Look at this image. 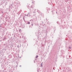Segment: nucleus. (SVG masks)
<instances>
[{
  "instance_id": "nucleus-1",
  "label": "nucleus",
  "mask_w": 72,
  "mask_h": 72,
  "mask_svg": "<svg viewBox=\"0 0 72 72\" xmlns=\"http://www.w3.org/2000/svg\"><path fill=\"white\" fill-rule=\"evenodd\" d=\"M62 37H60L58 38V39L56 40V42L54 46L57 47L58 45L59 46L61 45V41H62Z\"/></svg>"
},
{
  "instance_id": "nucleus-2",
  "label": "nucleus",
  "mask_w": 72,
  "mask_h": 72,
  "mask_svg": "<svg viewBox=\"0 0 72 72\" xmlns=\"http://www.w3.org/2000/svg\"><path fill=\"white\" fill-rule=\"evenodd\" d=\"M3 9H0V14H2L1 16L0 17V19L1 20H2V19H3V20H4V17L3 15L4 14V12L3 11Z\"/></svg>"
},
{
  "instance_id": "nucleus-3",
  "label": "nucleus",
  "mask_w": 72,
  "mask_h": 72,
  "mask_svg": "<svg viewBox=\"0 0 72 72\" xmlns=\"http://www.w3.org/2000/svg\"><path fill=\"white\" fill-rule=\"evenodd\" d=\"M46 39H47L46 37H44L43 38V41L44 42H42V45L43 47L45 46V43L46 42Z\"/></svg>"
},
{
  "instance_id": "nucleus-4",
  "label": "nucleus",
  "mask_w": 72,
  "mask_h": 72,
  "mask_svg": "<svg viewBox=\"0 0 72 72\" xmlns=\"http://www.w3.org/2000/svg\"><path fill=\"white\" fill-rule=\"evenodd\" d=\"M13 4H11L10 6H8L7 8V9H8L9 12H10V11H11V9H12L14 8V7L13 6Z\"/></svg>"
},
{
  "instance_id": "nucleus-5",
  "label": "nucleus",
  "mask_w": 72,
  "mask_h": 72,
  "mask_svg": "<svg viewBox=\"0 0 72 72\" xmlns=\"http://www.w3.org/2000/svg\"><path fill=\"white\" fill-rule=\"evenodd\" d=\"M40 25L41 26H43V27H46V25H45V24H44V22H43V21H42L40 22Z\"/></svg>"
},
{
  "instance_id": "nucleus-6",
  "label": "nucleus",
  "mask_w": 72,
  "mask_h": 72,
  "mask_svg": "<svg viewBox=\"0 0 72 72\" xmlns=\"http://www.w3.org/2000/svg\"><path fill=\"white\" fill-rule=\"evenodd\" d=\"M69 6H68L67 7V9L69 11V12H71L72 11V9L71 7H69Z\"/></svg>"
},
{
  "instance_id": "nucleus-7",
  "label": "nucleus",
  "mask_w": 72,
  "mask_h": 72,
  "mask_svg": "<svg viewBox=\"0 0 72 72\" xmlns=\"http://www.w3.org/2000/svg\"><path fill=\"white\" fill-rule=\"evenodd\" d=\"M50 31V28L49 27H48L46 29V32H49Z\"/></svg>"
},
{
  "instance_id": "nucleus-8",
  "label": "nucleus",
  "mask_w": 72,
  "mask_h": 72,
  "mask_svg": "<svg viewBox=\"0 0 72 72\" xmlns=\"http://www.w3.org/2000/svg\"><path fill=\"white\" fill-rule=\"evenodd\" d=\"M37 21V18H34L33 20H31L30 21H32L33 22H36Z\"/></svg>"
},
{
  "instance_id": "nucleus-9",
  "label": "nucleus",
  "mask_w": 72,
  "mask_h": 72,
  "mask_svg": "<svg viewBox=\"0 0 72 72\" xmlns=\"http://www.w3.org/2000/svg\"><path fill=\"white\" fill-rule=\"evenodd\" d=\"M30 8H29V9L30 10V11H33V7H32V5L31 6H30Z\"/></svg>"
},
{
  "instance_id": "nucleus-10",
  "label": "nucleus",
  "mask_w": 72,
  "mask_h": 72,
  "mask_svg": "<svg viewBox=\"0 0 72 72\" xmlns=\"http://www.w3.org/2000/svg\"><path fill=\"white\" fill-rule=\"evenodd\" d=\"M61 51V55L62 56L63 55V53H64V50H61L60 51Z\"/></svg>"
},
{
  "instance_id": "nucleus-11",
  "label": "nucleus",
  "mask_w": 72,
  "mask_h": 72,
  "mask_svg": "<svg viewBox=\"0 0 72 72\" xmlns=\"http://www.w3.org/2000/svg\"><path fill=\"white\" fill-rule=\"evenodd\" d=\"M16 4L17 5H20V2L18 1H17L16 3Z\"/></svg>"
},
{
  "instance_id": "nucleus-12",
  "label": "nucleus",
  "mask_w": 72,
  "mask_h": 72,
  "mask_svg": "<svg viewBox=\"0 0 72 72\" xmlns=\"http://www.w3.org/2000/svg\"><path fill=\"white\" fill-rule=\"evenodd\" d=\"M65 28V27H64V26L63 25H61V29H64Z\"/></svg>"
},
{
  "instance_id": "nucleus-13",
  "label": "nucleus",
  "mask_w": 72,
  "mask_h": 72,
  "mask_svg": "<svg viewBox=\"0 0 72 72\" xmlns=\"http://www.w3.org/2000/svg\"><path fill=\"white\" fill-rule=\"evenodd\" d=\"M8 16L7 17V16H6L5 17H4V18L5 20H6V21H7V19H8Z\"/></svg>"
},
{
  "instance_id": "nucleus-14",
  "label": "nucleus",
  "mask_w": 72,
  "mask_h": 72,
  "mask_svg": "<svg viewBox=\"0 0 72 72\" xmlns=\"http://www.w3.org/2000/svg\"><path fill=\"white\" fill-rule=\"evenodd\" d=\"M6 40V37H4L3 39V41H5Z\"/></svg>"
},
{
  "instance_id": "nucleus-15",
  "label": "nucleus",
  "mask_w": 72,
  "mask_h": 72,
  "mask_svg": "<svg viewBox=\"0 0 72 72\" xmlns=\"http://www.w3.org/2000/svg\"><path fill=\"white\" fill-rule=\"evenodd\" d=\"M23 44H24L27 42V41H26V40H23Z\"/></svg>"
},
{
  "instance_id": "nucleus-16",
  "label": "nucleus",
  "mask_w": 72,
  "mask_h": 72,
  "mask_svg": "<svg viewBox=\"0 0 72 72\" xmlns=\"http://www.w3.org/2000/svg\"><path fill=\"white\" fill-rule=\"evenodd\" d=\"M66 71H67V72H72V71H71V69H67L66 70Z\"/></svg>"
},
{
  "instance_id": "nucleus-17",
  "label": "nucleus",
  "mask_w": 72,
  "mask_h": 72,
  "mask_svg": "<svg viewBox=\"0 0 72 72\" xmlns=\"http://www.w3.org/2000/svg\"><path fill=\"white\" fill-rule=\"evenodd\" d=\"M35 34H36V35L37 36H39V33L38 32H36V33H35Z\"/></svg>"
},
{
  "instance_id": "nucleus-18",
  "label": "nucleus",
  "mask_w": 72,
  "mask_h": 72,
  "mask_svg": "<svg viewBox=\"0 0 72 72\" xmlns=\"http://www.w3.org/2000/svg\"><path fill=\"white\" fill-rule=\"evenodd\" d=\"M37 12H38V13H39V14H40L41 15H42V14H41V12H40V11H39V10H38Z\"/></svg>"
},
{
  "instance_id": "nucleus-19",
  "label": "nucleus",
  "mask_w": 72,
  "mask_h": 72,
  "mask_svg": "<svg viewBox=\"0 0 72 72\" xmlns=\"http://www.w3.org/2000/svg\"><path fill=\"white\" fill-rule=\"evenodd\" d=\"M8 57L9 58H12V56L11 55H9L8 56Z\"/></svg>"
},
{
  "instance_id": "nucleus-20",
  "label": "nucleus",
  "mask_w": 72,
  "mask_h": 72,
  "mask_svg": "<svg viewBox=\"0 0 72 72\" xmlns=\"http://www.w3.org/2000/svg\"><path fill=\"white\" fill-rule=\"evenodd\" d=\"M40 67H41L42 68V67H43V64H42V63H41L40 64Z\"/></svg>"
},
{
  "instance_id": "nucleus-21",
  "label": "nucleus",
  "mask_w": 72,
  "mask_h": 72,
  "mask_svg": "<svg viewBox=\"0 0 72 72\" xmlns=\"http://www.w3.org/2000/svg\"><path fill=\"white\" fill-rule=\"evenodd\" d=\"M20 12H18L17 13V14L18 15H19L20 14Z\"/></svg>"
},
{
  "instance_id": "nucleus-22",
  "label": "nucleus",
  "mask_w": 72,
  "mask_h": 72,
  "mask_svg": "<svg viewBox=\"0 0 72 72\" xmlns=\"http://www.w3.org/2000/svg\"><path fill=\"white\" fill-rule=\"evenodd\" d=\"M64 26L66 28H67V27H68L67 25L66 24H65L64 25Z\"/></svg>"
},
{
  "instance_id": "nucleus-23",
  "label": "nucleus",
  "mask_w": 72,
  "mask_h": 72,
  "mask_svg": "<svg viewBox=\"0 0 72 72\" xmlns=\"http://www.w3.org/2000/svg\"><path fill=\"white\" fill-rule=\"evenodd\" d=\"M25 44H22V46L23 47V48H24L25 47Z\"/></svg>"
},
{
  "instance_id": "nucleus-24",
  "label": "nucleus",
  "mask_w": 72,
  "mask_h": 72,
  "mask_svg": "<svg viewBox=\"0 0 72 72\" xmlns=\"http://www.w3.org/2000/svg\"><path fill=\"white\" fill-rule=\"evenodd\" d=\"M19 32H21L22 31V30H21V29H19Z\"/></svg>"
},
{
  "instance_id": "nucleus-25",
  "label": "nucleus",
  "mask_w": 72,
  "mask_h": 72,
  "mask_svg": "<svg viewBox=\"0 0 72 72\" xmlns=\"http://www.w3.org/2000/svg\"><path fill=\"white\" fill-rule=\"evenodd\" d=\"M2 28H4L5 29V26H3L2 27Z\"/></svg>"
},
{
  "instance_id": "nucleus-26",
  "label": "nucleus",
  "mask_w": 72,
  "mask_h": 72,
  "mask_svg": "<svg viewBox=\"0 0 72 72\" xmlns=\"http://www.w3.org/2000/svg\"><path fill=\"white\" fill-rule=\"evenodd\" d=\"M7 42H8V43H10V40H8V41Z\"/></svg>"
},
{
  "instance_id": "nucleus-27",
  "label": "nucleus",
  "mask_w": 72,
  "mask_h": 72,
  "mask_svg": "<svg viewBox=\"0 0 72 72\" xmlns=\"http://www.w3.org/2000/svg\"><path fill=\"white\" fill-rule=\"evenodd\" d=\"M2 51V52H1V53H3V50H1L0 51Z\"/></svg>"
},
{
  "instance_id": "nucleus-28",
  "label": "nucleus",
  "mask_w": 72,
  "mask_h": 72,
  "mask_svg": "<svg viewBox=\"0 0 72 72\" xmlns=\"http://www.w3.org/2000/svg\"><path fill=\"white\" fill-rule=\"evenodd\" d=\"M70 28L71 29H72V25H71V26H70Z\"/></svg>"
},
{
  "instance_id": "nucleus-29",
  "label": "nucleus",
  "mask_w": 72,
  "mask_h": 72,
  "mask_svg": "<svg viewBox=\"0 0 72 72\" xmlns=\"http://www.w3.org/2000/svg\"><path fill=\"white\" fill-rule=\"evenodd\" d=\"M30 24V22H27V24Z\"/></svg>"
},
{
  "instance_id": "nucleus-30",
  "label": "nucleus",
  "mask_w": 72,
  "mask_h": 72,
  "mask_svg": "<svg viewBox=\"0 0 72 72\" xmlns=\"http://www.w3.org/2000/svg\"><path fill=\"white\" fill-rule=\"evenodd\" d=\"M34 46H35V47H36L37 46V45L36 44H35L34 45Z\"/></svg>"
},
{
  "instance_id": "nucleus-31",
  "label": "nucleus",
  "mask_w": 72,
  "mask_h": 72,
  "mask_svg": "<svg viewBox=\"0 0 72 72\" xmlns=\"http://www.w3.org/2000/svg\"><path fill=\"white\" fill-rule=\"evenodd\" d=\"M24 17H25V16H24V17L23 18V20H24V21H25V19H24Z\"/></svg>"
},
{
  "instance_id": "nucleus-32",
  "label": "nucleus",
  "mask_w": 72,
  "mask_h": 72,
  "mask_svg": "<svg viewBox=\"0 0 72 72\" xmlns=\"http://www.w3.org/2000/svg\"><path fill=\"white\" fill-rule=\"evenodd\" d=\"M66 36H68V37H69V35H66Z\"/></svg>"
},
{
  "instance_id": "nucleus-33",
  "label": "nucleus",
  "mask_w": 72,
  "mask_h": 72,
  "mask_svg": "<svg viewBox=\"0 0 72 72\" xmlns=\"http://www.w3.org/2000/svg\"><path fill=\"white\" fill-rule=\"evenodd\" d=\"M32 27L33 26V23L31 24Z\"/></svg>"
},
{
  "instance_id": "nucleus-34",
  "label": "nucleus",
  "mask_w": 72,
  "mask_h": 72,
  "mask_svg": "<svg viewBox=\"0 0 72 72\" xmlns=\"http://www.w3.org/2000/svg\"><path fill=\"white\" fill-rule=\"evenodd\" d=\"M32 26H30V25L29 26V28H32Z\"/></svg>"
},
{
  "instance_id": "nucleus-35",
  "label": "nucleus",
  "mask_w": 72,
  "mask_h": 72,
  "mask_svg": "<svg viewBox=\"0 0 72 72\" xmlns=\"http://www.w3.org/2000/svg\"><path fill=\"white\" fill-rule=\"evenodd\" d=\"M53 30L54 31V32H55V31L56 30V29H53Z\"/></svg>"
},
{
  "instance_id": "nucleus-36",
  "label": "nucleus",
  "mask_w": 72,
  "mask_h": 72,
  "mask_svg": "<svg viewBox=\"0 0 72 72\" xmlns=\"http://www.w3.org/2000/svg\"><path fill=\"white\" fill-rule=\"evenodd\" d=\"M48 4H50V5H51V3L50 2H48Z\"/></svg>"
},
{
  "instance_id": "nucleus-37",
  "label": "nucleus",
  "mask_w": 72,
  "mask_h": 72,
  "mask_svg": "<svg viewBox=\"0 0 72 72\" xmlns=\"http://www.w3.org/2000/svg\"><path fill=\"white\" fill-rule=\"evenodd\" d=\"M22 10H20V11H19V12H20V13H21V12H22Z\"/></svg>"
},
{
  "instance_id": "nucleus-38",
  "label": "nucleus",
  "mask_w": 72,
  "mask_h": 72,
  "mask_svg": "<svg viewBox=\"0 0 72 72\" xmlns=\"http://www.w3.org/2000/svg\"><path fill=\"white\" fill-rule=\"evenodd\" d=\"M38 57H39L38 55H37L36 57V58H38Z\"/></svg>"
},
{
  "instance_id": "nucleus-39",
  "label": "nucleus",
  "mask_w": 72,
  "mask_h": 72,
  "mask_svg": "<svg viewBox=\"0 0 72 72\" xmlns=\"http://www.w3.org/2000/svg\"><path fill=\"white\" fill-rule=\"evenodd\" d=\"M7 4V2H6L4 3V4H5V6H6V5Z\"/></svg>"
},
{
  "instance_id": "nucleus-40",
  "label": "nucleus",
  "mask_w": 72,
  "mask_h": 72,
  "mask_svg": "<svg viewBox=\"0 0 72 72\" xmlns=\"http://www.w3.org/2000/svg\"><path fill=\"white\" fill-rule=\"evenodd\" d=\"M28 15H30V12L28 13Z\"/></svg>"
},
{
  "instance_id": "nucleus-41",
  "label": "nucleus",
  "mask_w": 72,
  "mask_h": 72,
  "mask_svg": "<svg viewBox=\"0 0 72 72\" xmlns=\"http://www.w3.org/2000/svg\"><path fill=\"white\" fill-rule=\"evenodd\" d=\"M24 40H26V38H23Z\"/></svg>"
},
{
  "instance_id": "nucleus-42",
  "label": "nucleus",
  "mask_w": 72,
  "mask_h": 72,
  "mask_svg": "<svg viewBox=\"0 0 72 72\" xmlns=\"http://www.w3.org/2000/svg\"><path fill=\"white\" fill-rule=\"evenodd\" d=\"M69 49H71V47H69Z\"/></svg>"
},
{
  "instance_id": "nucleus-43",
  "label": "nucleus",
  "mask_w": 72,
  "mask_h": 72,
  "mask_svg": "<svg viewBox=\"0 0 72 72\" xmlns=\"http://www.w3.org/2000/svg\"><path fill=\"white\" fill-rule=\"evenodd\" d=\"M11 46H12V47H13V44L12 43L11 44Z\"/></svg>"
},
{
  "instance_id": "nucleus-44",
  "label": "nucleus",
  "mask_w": 72,
  "mask_h": 72,
  "mask_svg": "<svg viewBox=\"0 0 72 72\" xmlns=\"http://www.w3.org/2000/svg\"><path fill=\"white\" fill-rule=\"evenodd\" d=\"M57 24H59V22L57 21Z\"/></svg>"
},
{
  "instance_id": "nucleus-45",
  "label": "nucleus",
  "mask_w": 72,
  "mask_h": 72,
  "mask_svg": "<svg viewBox=\"0 0 72 72\" xmlns=\"http://www.w3.org/2000/svg\"><path fill=\"white\" fill-rule=\"evenodd\" d=\"M53 29H56V28H55V27H53Z\"/></svg>"
},
{
  "instance_id": "nucleus-46",
  "label": "nucleus",
  "mask_w": 72,
  "mask_h": 72,
  "mask_svg": "<svg viewBox=\"0 0 72 72\" xmlns=\"http://www.w3.org/2000/svg\"><path fill=\"white\" fill-rule=\"evenodd\" d=\"M17 47L19 48V45H18L17 46Z\"/></svg>"
},
{
  "instance_id": "nucleus-47",
  "label": "nucleus",
  "mask_w": 72,
  "mask_h": 72,
  "mask_svg": "<svg viewBox=\"0 0 72 72\" xmlns=\"http://www.w3.org/2000/svg\"><path fill=\"white\" fill-rule=\"evenodd\" d=\"M62 66H63V63H62Z\"/></svg>"
},
{
  "instance_id": "nucleus-48",
  "label": "nucleus",
  "mask_w": 72,
  "mask_h": 72,
  "mask_svg": "<svg viewBox=\"0 0 72 72\" xmlns=\"http://www.w3.org/2000/svg\"><path fill=\"white\" fill-rule=\"evenodd\" d=\"M23 28H24V25L23 27H22Z\"/></svg>"
},
{
  "instance_id": "nucleus-49",
  "label": "nucleus",
  "mask_w": 72,
  "mask_h": 72,
  "mask_svg": "<svg viewBox=\"0 0 72 72\" xmlns=\"http://www.w3.org/2000/svg\"><path fill=\"white\" fill-rule=\"evenodd\" d=\"M48 24H49V22H48Z\"/></svg>"
},
{
  "instance_id": "nucleus-50",
  "label": "nucleus",
  "mask_w": 72,
  "mask_h": 72,
  "mask_svg": "<svg viewBox=\"0 0 72 72\" xmlns=\"http://www.w3.org/2000/svg\"><path fill=\"white\" fill-rule=\"evenodd\" d=\"M9 22H11V21H9V20L8 21Z\"/></svg>"
},
{
  "instance_id": "nucleus-51",
  "label": "nucleus",
  "mask_w": 72,
  "mask_h": 72,
  "mask_svg": "<svg viewBox=\"0 0 72 72\" xmlns=\"http://www.w3.org/2000/svg\"><path fill=\"white\" fill-rule=\"evenodd\" d=\"M65 57V56H63V58H64Z\"/></svg>"
},
{
  "instance_id": "nucleus-52",
  "label": "nucleus",
  "mask_w": 72,
  "mask_h": 72,
  "mask_svg": "<svg viewBox=\"0 0 72 72\" xmlns=\"http://www.w3.org/2000/svg\"><path fill=\"white\" fill-rule=\"evenodd\" d=\"M58 59V57H56V59Z\"/></svg>"
},
{
  "instance_id": "nucleus-53",
  "label": "nucleus",
  "mask_w": 72,
  "mask_h": 72,
  "mask_svg": "<svg viewBox=\"0 0 72 72\" xmlns=\"http://www.w3.org/2000/svg\"><path fill=\"white\" fill-rule=\"evenodd\" d=\"M52 14H55L54 12H53Z\"/></svg>"
},
{
  "instance_id": "nucleus-54",
  "label": "nucleus",
  "mask_w": 72,
  "mask_h": 72,
  "mask_svg": "<svg viewBox=\"0 0 72 72\" xmlns=\"http://www.w3.org/2000/svg\"><path fill=\"white\" fill-rule=\"evenodd\" d=\"M19 67H22V66H21V65H20V66H19Z\"/></svg>"
},
{
  "instance_id": "nucleus-55",
  "label": "nucleus",
  "mask_w": 72,
  "mask_h": 72,
  "mask_svg": "<svg viewBox=\"0 0 72 72\" xmlns=\"http://www.w3.org/2000/svg\"><path fill=\"white\" fill-rule=\"evenodd\" d=\"M14 4H15V3H16V2H14Z\"/></svg>"
},
{
  "instance_id": "nucleus-56",
  "label": "nucleus",
  "mask_w": 72,
  "mask_h": 72,
  "mask_svg": "<svg viewBox=\"0 0 72 72\" xmlns=\"http://www.w3.org/2000/svg\"><path fill=\"white\" fill-rule=\"evenodd\" d=\"M70 59H72V57H71V58Z\"/></svg>"
},
{
  "instance_id": "nucleus-57",
  "label": "nucleus",
  "mask_w": 72,
  "mask_h": 72,
  "mask_svg": "<svg viewBox=\"0 0 72 72\" xmlns=\"http://www.w3.org/2000/svg\"><path fill=\"white\" fill-rule=\"evenodd\" d=\"M0 27L2 28V26H0Z\"/></svg>"
},
{
  "instance_id": "nucleus-58",
  "label": "nucleus",
  "mask_w": 72,
  "mask_h": 72,
  "mask_svg": "<svg viewBox=\"0 0 72 72\" xmlns=\"http://www.w3.org/2000/svg\"><path fill=\"white\" fill-rule=\"evenodd\" d=\"M21 16H22V15H20V17H21Z\"/></svg>"
},
{
  "instance_id": "nucleus-59",
  "label": "nucleus",
  "mask_w": 72,
  "mask_h": 72,
  "mask_svg": "<svg viewBox=\"0 0 72 72\" xmlns=\"http://www.w3.org/2000/svg\"><path fill=\"white\" fill-rule=\"evenodd\" d=\"M2 72H4V70H3Z\"/></svg>"
},
{
  "instance_id": "nucleus-60",
  "label": "nucleus",
  "mask_w": 72,
  "mask_h": 72,
  "mask_svg": "<svg viewBox=\"0 0 72 72\" xmlns=\"http://www.w3.org/2000/svg\"><path fill=\"white\" fill-rule=\"evenodd\" d=\"M34 10L35 12V10H36V9H34Z\"/></svg>"
},
{
  "instance_id": "nucleus-61",
  "label": "nucleus",
  "mask_w": 72,
  "mask_h": 72,
  "mask_svg": "<svg viewBox=\"0 0 72 72\" xmlns=\"http://www.w3.org/2000/svg\"><path fill=\"white\" fill-rule=\"evenodd\" d=\"M71 56H70V55H69V58H70Z\"/></svg>"
},
{
  "instance_id": "nucleus-62",
  "label": "nucleus",
  "mask_w": 72,
  "mask_h": 72,
  "mask_svg": "<svg viewBox=\"0 0 72 72\" xmlns=\"http://www.w3.org/2000/svg\"><path fill=\"white\" fill-rule=\"evenodd\" d=\"M33 13H35V12H33Z\"/></svg>"
},
{
  "instance_id": "nucleus-63",
  "label": "nucleus",
  "mask_w": 72,
  "mask_h": 72,
  "mask_svg": "<svg viewBox=\"0 0 72 72\" xmlns=\"http://www.w3.org/2000/svg\"><path fill=\"white\" fill-rule=\"evenodd\" d=\"M34 63H35V60H34Z\"/></svg>"
},
{
  "instance_id": "nucleus-64",
  "label": "nucleus",
  "mask_w": 72,
  "mask_h": 72,
  "mask_svg": "<svg viewBox=\"0 0 72 72\" xmlns=\"http://www.w3.org/2000/svg\"><path fill=\"white\" fill-rule=\"evenodd\" d=\"M28 14H27V15H26V16H28Z\"/></svg>"
}]
</instances>
